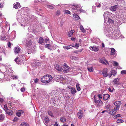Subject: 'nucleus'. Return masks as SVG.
<instances>
[{
  "label": "nucleus",
  "instance_id": "obj_13",
  "mask_svg": "<svg viewBox=\"0 0 126 126\" xmlns=\"http://www.w3.org/2000/svg\"><path fill=\"white\" fill-rule=\"evenodd\" d=\"M117 54V52L116 51L115 49L113 48H111V49L110 55H112L116 56Z\"/></svg>",
  "mask_w": 126,
  "mask_h": 126
},
{
  "label": "nucleus",
  "instance_id": "obj_39",
  "mask_svg": "<svg viewBox=\"0 0 126 126\" xmlns=\"http://www.w3.org/2000/svg\"><path fill=\"white\" fill-rule=\"evenodd\" d=\"M55 67V69L58 71H60L61 70L60 67L58 65H56Z\"/></svg>",
  "mask_w": 126,
  "mask_h": 126
},
{
  "label": "nucleus",
  "instance_id": "obj_54",
  "mask_svg": "<svg viewBox=\"0 0 126 126\" xmlns=\"http://www.w3.org/2000/svg\"><path fill=\"white\" fill-rule=\"evenodd\" d=\"M16 115L18 117L20 116L21 115V113L19 112H18L16 113Z\"/></svg>",
  "mask_w": 126,
  "mask_h": 126
},
{
  "label": "nucleus",
  "instance_id": "obj_57",
  "mask_svg": "<svg viewBox=\"0 0 126 126\" xmlns=\"http://www.w3.org/2000/svg\"><path fill=\"white\" fill-rule=\"evenodd\" d=\"M39 79L37 78H36L34 79V82L36 83H37Z\"/></svg>",
  "mask_w": 126,
  "mask_h": 126
},
{
  "label": "nucleus",
  "instance_id": "obj_22",
  "mask_svg": "<svg viewBox=\"0 0 126 126\" xmlns=\"http://www.w3.org/2000/svg\"><path fill=\"white\" fill-rule=\"evenodd\" d=\"M104 61H105L106 63L108 64V62L106 60H103L102 58H100L99 59V61L101 63L103 64H106V63Z\"/></svg>",
  "mask_w": 126,
  "mask_h": 126
},
{
  "label": "nucleus",
  "instance_id": "obj_11",
  "mask_svg": "<svg viewBox=\"0 0 126 126\" xmlns=\"http://www.w3.org/2000/svg\"><path fill=\"white\" fill-rule=\"evenodd\" d=\"M32 44V41L30 40H26V45L28 47L30 46Z\"/></svg>",
  "mask_w": 126,
  "mask_h": 126
},
{
  "label": "nucleus",
  "instance_id": "obj_58",
  "mask_svg": "<svg viewBox=\"0 0 126 126\" xmlns=\"http://www.w3.org/2000/svg\"><path fill=\"white\" fill-rule=\"evenodd\" d=\"M18 118L17 117H15L13 119V121H17L18 120Z\"/></svg>",
  "mask_w": 126,
  "mask_h": 126
},
{
  "label": "nucleus",
  "instance_id": "obj_42",
  "mask_svg": "<svg viewBox=\"0 0 126 126\" xmlns=\"http://www.w3.org/2000/svg\"><path fill=\"white\" fill-rule=\"evenodd\" d=\"M120 106H117L115 107L113 109L116 112L117 110L119 109L120 108Z\"/></svg>",
  "mask_w": 126,
  "mask_h": 126
},
{
  "label": "nucleus",
  "instance_id": "obj_61",
  "mask_svg": "<svg viewBox=\"0 0 126 126\" xmlns=\"http://www.w3.org/2000/svg\"><path fill=\"white\" fill-rule=\"evenodd\" d=\"M54 126H60L57 122H55V123L54 124Z\"/></svg>",
  "mask_w": 126,
  "mask_h": 126
},
{
  "label": "nucleus",
  "instance_id": "obj_31",
  "mask_svg": "<svg viewBox=\"0 0 126 126\" xmlns=\"http://www.w3.org/2000/svg\"><path fill=\"white\" fill-rule=\"evenodd\" d=\"M60 121L63 122H66V118L64 117H62L60 118Z\"/></svg>",
  "mask_w": 126,
  "mask_h": 126
},
{
  "label": "nucleus",
  "instance_id": "obj_29",
  "mask_svg": "<svg viewBox=\"0 0 126 126\" xmlns=\"http://www.w3.org/2000/svg\"><path fill=\"white\" fill-rule=\"evenodd\" d=\"M73 17L76 18V20H78L80 19V17L77 15L76 14H74L73 15Z\"/></svg>",
  "mask_w": 126,
  "mask_h": 126
},
{
  "label": "nucleus",
  "instance_id": "obj_47",
  "mask_svg": "<svg viewBox=\"0 0 126 126\" xmlns=\"http://www.w3.org/2000/svg\"><path fill=\"white\" fill-rule=\"evenodd\" d=\"M121 115L119 114H118L117 115L115 116H114V118L116 119L117 118L119 117H120L121 116Z\"/></svg>",
  "mask_w": 126,
  "mask_h": 126
},
{
  "label": "nucleus",
  "instance_id": "obj_55",
  "mask_svg": "<svg viewBox=\"0 0 126 126\" xmlns=\"http://www.w3.org/2000/svg\"><path fill=\"white\" fill-rule=\"evenodd\" d=\"M98 96L99 99V100H100L101 99H102V96H101V94H98Z\"/></svg>",
  "mask_w": 126,
  "mask_h": 126
},
{
  "label": "nucleus",
  "instance_id": "obj_41",
  "mask_svg": "<svg viewBox=\"0 0 126 126\" xmlns=\"http://www.w3.org/2000/svg\"><path fill=\"white\" fill-rule=\"evenodd\" d=\"M63 48L64 49H66L67 50H68L70 48H71V47H70V46H63Z\"/></svg>",
  "mask_w": 126,
  "mask_h": 126
},
{
  "label": "nucleus",
  "instance_id": "obj_63",
  "mask_svg": "<svg viewBox=\"0 0 126 126\" xmlns=\"http://www.w3.org/2000/svg\"><path fill=\"white\" fill-rule=\"evenodd\" d=\"M60 13V12L58 11H57L56 13V14L57 15H59Z\"/></svg>",
  "mask_w": 126,
  "mask_h": 126
},
{
  "label": "nucleus",
  "instance_id": "obj_33",
  "mask_svg": "<svg viewBox=\"0 0 126 126\" xmlns=\"http://www.w3.org/2000/svg\"><path fill=\"white\" fill-rule=\"evenodd\" d=\"M117 72L116 71L114 70H113L110 71V73L111 74V75H113V76H115Z\"/></svg>",
  "mask_w": 126,
  "mask_h": 126
},
{
  "label": "nucleus",
  "instance_id": "obj_18",
  "mask_svg": "<svg viewBox=\"0 0 126 126\" xmlns=\"http://www.w3.org/2000/svg\"><path fill=\"white\" fill-rule=\"evenodd\" d=\"M116 112L113 109H111L109 110V113L111 115H114Z\"/></svg>",
  "mask_w": 126,
  "mask_h": 126
},
{
  "label": "nucleus",
  "instance_id": "obj_34",
  "mask_svg": "<svg viewBox=\"0 0 126 126\" xmlns=\"http://www.w3.org/2000/svg\"><path fill=\"white\" fill-rule=\"evenodd\" d=\"M21 126H29V124L26 122H23L21 124Z\"/></svg>",
  "mask_w": 126,
  "mask_h": 126
},
{
  "label": "nucleus",
  "instance_id": "obj_10",
  "mask_svg": "<svg viewBox=\"0 0 126 126\" xmlns=\"http://www.w3.org/2000/svg\"><path fill=\"white\" fill-rule=\"evenodd\" d=\"M77 116L79 119L82 118L83 117V112L81 110H79L77 114Z\"/></svg>",
  "mask_w": 126,
  "mask_h": 126
},
{
  "label": "nucleus",
  "instance_id": "obj_3",
  "mask_svg": "<svg viewBox=\"0 0 126 126\" xmlns=\"http://www.w3.org/2000/svg\"><path fill=\"white\" fill-rule=\"evenodd\" d=\"M25 60L24 57L23 55L19 56L14 60L18 64L22 63L23 62L24 60Z\"/></svg>",
  "mask_w": 126,
  "mask_h": 126
},
{
  "label": "nucleus",
  "instance_id": "obj_1",
  "mask_svg": "<svg viewBox=\"0 0 126 126\" xmlns=\"http://www.w3.org/2000/svg\"><path fill=\"white\" fill-rule=\"evenodd\" d=\"M52 79V78L50 75L47 74L42 77L41 79V81L44 83H47Z\"/></svg>",
  "mask_w": 126,
  "mask_h": 126
},
{
  "label": "nucleus",
  "instance_id": "obj_64",
  "mask_svg": "<svg viewBox=\"0 0 126 126\" xmlns=\"http://www.w3.org/2000/svg\"><path fill=\"white\" fill-rule=\"evenodd\" d=\"M20 90L22 92H23L25 90V89L24 88H21Z\"/></svg>",
  "mask_w": 126,
  "mask_h": 126
},
{
  "label": "nucleus",
  "instance_id": "obj_40",
  "mask_svg": "<svg viewBox=\"0 0 126 126\" xmlns=\"http://www.w3.org/2000/svg\"><path fill=\"white\" fill-rule=\"evenodd\" d=\"M96 7L95 6H93L92 8V12H95L96 11Z\"/></svg>",
  "mask_w": 126,
  "mask_h": 126
},
{
  "label": "nucleus",
  "instance_id": "obj_36",
  "mask_svg": "<svg viewBox=\"0 0 126 126\" xmlns=\"http://www.w3.org/2000/svg\"><path fill=\"white\" fill-rule=\"evenodd\" d=\"M113 64L114 66H117L118 65V63L115 61H113Z\"/></svg>",
  "mask_w": 126,
  "mask_h": 126
},
{
  "label": "nucleus",
  "instance_id": "obj_7",
  "mask_svg": "<svg viewBox=\"0 0 126 126\" xmlns=\"http://www.w3.org/2000/svg\"><path fill=\"white\" fill-rule=\"evenodd\" d=\"M94 102L98 107L102 106L103 105V102L100 100H95Z\"/></svg>",
  "mask_w": 126,
  "mask_h": 126
},
{
  "label": "nucleus",
  "instance_id": "obj_37",
  "mask_svg": "<svg viewBox=\"0 0 126 126\" xmlns=\"http://www.w3.org/2000/svg\"><path fill=\"white\" fill-rule=\"evenodd\" d=\"M79 83H77L76 85V87L77 90L78 91H80L81 90V88L79 86Z\"/></svg>",
  "mask_w": 126,
  "mask_h": 126
},
{
  "label": "nucleus",
  "instance_id": "obj_26",
  "mask_svg": "<svg viewBox=\"0 0 126 126\" xmlns=\"http://www.w3.org/2000/svg\"><path fill=\"white\" fill-rule=\"evenodd\" d=\"M87 69L90 72H93L94 71L93 67L92 66L88 67L87 68Z\"/></svg>",
  "mask_w": 126,
  "mask_h": 126
},
{
  "label": "nucleus",
  "instance_id": "obj_5",
  "mask_svg": "<svg viewBox=\"0 0 126 126\" xmlns=\"http://www.w3.org/2000/svg\"><path fill=\"white\" fill-rule=\"evenodd\" d=\"M115 34L114 35H112L111 37L114 39H117L120 37L121 35V33L120 32L116 31V33H115Z\"/></svg>",
  "mask_w": 126,
  "mask_h": 126
},
{
  "label": "nucleus",
  "instance_id": "obj_8",
  "mask_svg": "<svg viewBox=\"0 0 126 126\" xmlns=\"http://www.w3.org/2000/svg\"><path fill=\"white\" fill-rule=\"evenodd\" d=\"M90 49L92 51H97L99 50V48L97 46H93L90 47Z\"/></svg>",
  "mask_w": 126,
  "mask_h": 126
},
{
  "label": "nucleus",
  "instance_id": "obj_27",
  "mask_svg": "<svg viewBox=\"0 0 126 126\" xmlns=\"http://www.w3.org/2000/svg\"><path fill=\"white\" fill-rule=\"evenodd\" d=\"M116 30L113 31L111 32L110 34L109 37L111 38H113L111 37L112 35H114L115 34V33H116Z\"/></svg>",
  "mask_w": 126,
  "mask_h": 126
},
{
  "label": "nucleus",
  "instance_id": "obj_30",
  "mask_svg": "<svg viewBox=\"0 0 126 126\" xmlns=\"http://www.w3.org/2000/svg\"><path fill=\"white\" fill-rule=\"evenodd\" d=\"M108 22L109 23L111 24L114 23V20L109 18L108 19Z\"/></svg>",
  "mask_w": 126,
  "mask_h": 126
},
{
  "label": "nucleus",
  "instance_id": "obj_4",
  "mask_svg": "<svg viewBox=\"0 0 126 126\" xmlns=\"http://www.w3.org/2000/svg\"><path fill=\"white\" fill-rule=\"evenodd\" d=\"M4 110L7 114L8 115H11L13 114V112L12 111H10L9 109H8L7 104H5L4 105Z\"/></svg>",
  "mask_w": 126,
  "mask_h": 126
},
{
  "label": "nucleus",
  "instance_id": "obj_56",
  "mask_svg": "<svg viewBox=\"0 0 126 126\" xmlns=\"http://www.w3.org/2000/svg\"><path fill=\"white\" fill-rule=\"evenodd\" d=\"M121 73L122 74H126V71L122 70L121 71Z\"/></svg>",
  "mask_w": 126,
  "mask_h": 126
},
{
  "label": "nucleus",
  "instance_id": "obj_59",
  "mask_svg": "<svg viewBox=\"0 0 126 126\" xmlns=\"http://www.w3.org/2000/svg\"><path fill=\"white\" fill-rule=\"evenodd\" d=\"M49 40V39L47 37L46 38H45V40L46 43H47V42Z\"/></svg>",
  "mask_w": 126,
  "mask_h": 126
},
{
  "label": "nucleus",
  "instance_id": "obj_32",
  "mask_svg": "<svg viewBox=\"0 0 126 126\" xmlns=\"http://www.w3.org/2000/svg\"><path fill=\"white\" fill-rule=\"evenodd\" d=\"M44 41V40L43 38L42 37H40L39 39L38 43L40 44H41L43 43Z\"/></svg>",
  "mask_w": 126,
  "mask_h": 126
},
{
  "label": "nucleus",
  "instance_id": "obj_44",
  "mask_svg": "<svg viewBox=\"0 0 126 126\" xmlns=\"http://www.w3.org/2000/svg\"><path fill=\"white\" fill-rule=\"evenodd\" d=\"M4 115L1 114L0 116V121L3 120L4 119Z\"/></svg>",
  "mask_w": 126,
  "mask_h": 126
},
{
  "label": "nucleus",
  "instance_id": "obj_46",
  "mask_svg": "<svg viewBox=\"0 0 126 126\" xmlns=\"http://www.w3.org/2000/svg\"><path fill=\"white\" fill-rule=\"evenodd\" d=\"M50 44H47L45 45V47L46 48H47L50 50Z\"/></svg>",
  "mask_w": 126,
  "mask_h": 126
},
{
  "label": "nucleus",
  "instance_id": "obj_38",
  "mask_svg": "<svg viewBox=\"0 0 126 126\" xmlns=\"http://www.w3.org/2000/svg\"><path fill=\"white\" fill-rule=\"evenodd\" d=\"M1 40H2L7 41V38L6 36H2L1 37Z\"/></svg>",
  "mask_w": 126,
  "mask_h": 126
},
{
  "label": "nucleus",
  "instance_id": "obj_53",
  "mask_svg": "<svg viewBox=\"0 0 126 126\" xmlns=\"http://www.w3.org/2000/svg\"><path fill=\"white\" fill-rule=\"evenodd\" d=\"M18 78V77L17 76H13V79H17Z\"/></svg>",
  "mask_w": 126,
  "mask_h": 126
},
{
  "label": "nucleus",
  "instance_id": "obj_50",
  "mask_svg": "<svg viewBox=\"0 0 126 126\" xmlns=\"http://www.w3.org/2000/svg\"><path fill=\"white\" fill-rule=\"evenodd\" d=\"M48 114L51 117H54L53 114L50 111H48Z\"/></svg>",
  "mask_w": 126,
  "mask_h": 126
},
{
  "label": "nucleus",
  "instance_id": "obj_21",
  "mask_svg": "<svg viewBox=\"0 0 126 126\" xmlns=\"http://www.w3.org/2000/svg\"><path fill=\"white\" fill-rule=\"evenodd\" d=\"M71 89V91L72 94H74L76 92V90L73 87L69 88Z\"/></svg>",
  "mask_w": 126,
  "mask_h": 126
},
{
  "label": "nucleus",
  "instance_id": "obj_25",
  "mask_svg": "<svg viewBox=\"0 0 126 126\" xmlns=\"http://www.w3.org/2000/svg\"><path fill=\"white\" fill-rule=\"evenodd\" d=\"M80 30L83 33H85L86 32V30H85L82 25L80 24Z\"/></svg>",
  "mask_w": 126,
  "mask_h": 126
},
{
  "label": "nucleus",
  "instance_id": "obj_51",
  "mask_svg": "<svg viewBox=\"0 0 126 126\" xmlns=\"http://www.w3.org/2000/svg\"><path fill=\"white\" fill-rule=\"evenodd\" d=\"M96 5L97 7L99 8L101 6V4L100 3H96Z\"/></svg>",
  "mask_w": 126,
  "mask_h": 126
},
{
  "label": "nucleus",
  "instance_id": "obj_35",
  "mask_svg": "<svg viewBox=\"0 0 126 126\" xmlns=\"http://www.w3.org/2000/svg\"><path fill=\"white\" fill-rule=\"evenodd\" d=\"M49 118L47 117H46L45 118V121L46 123H48L49 121Z\"/></svg>",
  "mask_w": 126,
  "mask_h": 126
},
{
  "label": "nucleus",
  "instance_id": "obj_28",
  "mask_svg": "<svg viewBox=\"0 0 126 126\" xmlns=\"http://www.w3.org/2000/svg\"><path fill=\"white\" fill-rule=\"evenodd\" d=\"M117 5H115L110 7V10L113 11L116 10L117 8Z\"/></svg>",
  "mask_w": 126,
  "mask_h": 126
},
{
  "label": "nucleus",
  "instance_id": "obj_15",
  "mask_svg": "<svg viewBox=\"0 0 126 126\" xmlns=\"http://www.w3.org/2000/svg\"><path fill=\"white\" fill-rule=\"evenodd\" d=\"M57 47V46L53 44H51L50 50H55L56 49Z\"/></svg>",
  "mask_w": 126,
  "mask_h": 126
},
{
  "label": "nucleus",
  "instance_id": "obj_60",
  "mask_svg": "<svg viewBox=\"0 0 126 126\" xmlns=\"http://www.w3.org/2000/svg\"><path fill=\"white\" fill-rule=\"evenodd\" d=\"M79 44L77 43L75 44V47H79Z\"/></svg>",
  "mask_w": 126,
  "mask_h": 126
},
{
  "label": "nucleus",
  "instance_id": "obj_19",
  "mask_svg": "<svg viewBox=\"0 0 126 126\" xmlns=\"http://www.w3.org/2000/svg\"><path fill=\"white\" fill-rule=\"evenodd\" d=\"M20 49L19 47H15L14 49V50L15 53H18L20 51Z\"/></svg>",
  "mask_w": 126,
  "mask_h": 126
},
{
  "label": "nucleus",
  "instance_id": "obj_2",
  "mask_svg": "<svg viewBox=\"0 0 126 126\" xmlns=\"http://www.w3.org/2000/svg\"><path fill=\"white\" fill-rule=\"evenodd\" d=\"M66 5L70 6L71 10L74 12H78L79 10L80 7H81L80 4H74L73 5L67 4Z\"/></svg>",
  "mask_w": 126,
  "mask_h": 126
},
{
  "label": "nucleus",
  "instance_id": "obj_49",
  "mask_svg": "<svg viewBox=\"0 0 126 126\" xmlns=\"http://www.w3.org/2000/svg\"><path fill=\"white\" fill-rule=\"evenodd\" d=\"M64 21L62 20L61 19L60 21V25L61 26H62L63 24Z\"/></svg>",
  "mask_w": 126,
  "mask_h": 126
},
{
  "label": "nucleus",
  "instance_id": "obj_16",
  "mask_svg": "<svg viewBox=\"0 0 126 126\" xmlns=\"http://www.w3.org/2000/svg\"><path fill=\"white\" fill-rule=\"evenodd\" d=\"M120 78H118L115 79L113 81V82L116 85L120 84V83L119 82Z\"/></svg>",
  "mask_w": 126,
  "mask_h": 126
},
{
  "label": "nucleus",
  "instance_id": "obj_9",
  "mask_svg": "<svg viewBox=\"0 0 126 126\" xmlns=\"http://www.w3.org/2000/svg\"><path fill=\"white\" fill-rule=\"evenodd\" d=\"M108 70L106 68H104L103 70L102 74L104 77H106L108 76L107 74Z\"/></svg>",
  "mask_w": 126,
  "mask_h": 126
},
{
  "label": "nucleus",
  "instance_id": "obj_43",
  "mask_svg": "<svg viewBox=\"0 0 126 126\" xmlns=\"http://www.w3.org/2000/svg\"><path fill=\"white\" fill-rule=\"evenodd\" d=\"M123 122V120L120 119H118L117 120L116 122L118 123H121Z\"/></svg>",
  "mask_w": 126,
  "mask_h": 126
},
{
  "label": "nucleus",
  "instance_id": "obj_52",
  "mask_svg": "<svg viewBox=\"0 0 126 126\" xmlns=\"http://www.w3.org/2000/svg\"><path fill=\"white\" fill-rule=\"evenodd\" d=\"M64 12V13L66 14H70V11L68 10H65Z\"/></svg>",
  "mask_w": 126,
  "mask_h": 126
},
{
  "label": "nucleus",
  "instance_id": "obj_20",
  "mask_svg": "<svg viewBox=\"0 0 126 126\" xmlns=\"http://www.w3.org/2000/svg\"><path fill=\"white\" fill-rule=\"evenodd\" d=\"M110 97V95L108 94H104L103 99L105 100H107Z\"/></svg>",
  "mask_w": 126,
  "mask_h": 126
},
{
  "label": "nucleus",
  "instance_id": "obj_48",
  "mask_svg": "<svg viewBox=\"0 0 126 126\" xmlns=\"http://www.w3.org/2000/svg\"><path fill=\"white\" fill-rule=\"evenodd\" d=\"M47 7L51 9H53V7L51 5H46Z\"/></svg>",
  "mask_w": 126,
  "mask_h": 126
},
{
  "label": "nucleus",
  "instance_id": "obj_6",
  "mask_svg": "<svg viewBox=\"0 0 126 126\" xmlns=\"http://www.w3.org/2000/svg\"><path fill=\"white\" fill-rule=\"evenodd\" d=\"M112 13L108 11L105 12L103 16L104 19H106L109 18V16L111 15Z\"/></svg>",
  "mask_w": 126,
  "mask_h": 126
},
{
  "label": "nucleus",
  "instance_id": "obj_17",
  "mask_svg": "<svg viewBox=\"0 0 126 126\" xmlns=\"http://www.w3.org/2000/svg\"><path fill=\"white\" fill-rule=\"evenodd\" d=\"M111 32L110 30L108 29L105 31V34L107 36L109 37Z\"/></svg>",
  "mask_w": 126,
  "mask_h": 126
},
{
  "label": "nucleus",
  "instance_id": "obj_45",
  "mask_svg": "<svg viewBox=\"0 0 126 126\" xmlns=\"http://www.w3.org/2000/svg\"><path fill=\"white\" fill-rule=\"evenodd\" d=\"M81 8V7H80L79 10V11L78 12V13H81V12L85 13L86 12V11L85 10L82 9Z\"/></svg>",
  "mask_w": 126,
  "mask_h": 126
},
{
  "label": "nucleus",
  "instance_id": "obj_62",
  "mask_svg": "<svg viewBox=\"0 0 126 126\" xmlns=\"http://www.w3.org/2000/svg\"><path fill=\"white\" fill-rule=\"evenodd\" d=\"M108 90L110 92H112L113 91V90H112V89L110 87H109L108 88Z\"/></svg>",
  "mask_w": 126,
  "mask_h": 126
},
{
  "label": "nucleus",
  "instance_id": "obj_12",
  "mask_svg": "<svg viewBox=\"0 0 126 126\" xmlns=\"http://www.w3.org/2000/svg\"><path fill=\"white\" fill-rule=\"evenodd\" d=\"M66 64L64 65L63 67V71L64 72L67 73L69 71V67Z\"/></svg>",
  "mask_w": 126,
  "mask_h": 126
},
{
  "label": "nucleus",
  "instance_id": "obj_24",
  "mask_svg": "<svg viewBox=\"0 0 126 126\" xmlns=\"http://www.w3.org/2000/svg\"><path fill=\"white\" fill-rule=\"evenodd\" d=\"M121 103V101H116L113 103V104L115 106H120Z\"/></svg>",
  "mask_w": 126,
  "mask_h": 126
},
{
  "label": "nucleus",
  "instance_id": "obj_23",
  "mask_svg": "<svg viewBox=\"0 0 126 126\" xmlns=\"http://www.w3.org/2000/svg\"><path fill=\"white\" fill-rule=\"evenodd\" d=\"M75 31L74 30H71L70 32H68V35L69 37H71L73 35V33Z\"/></svg>",
  "mask_w": 126,
  "mask_h": 126
},
{
  "label": "nucleus",
  "instance_id": "obj_14",
  "mask_svg": "<svg viewBox=\"0 0 126 126\" xmlns=\"http://www.w3.org/2000/svg\"><path fill=\"white\" fill-rule=\"evenodd\" d=\"M13 7L14 8L17 9L20 7V4L18 2H17L14 4Z\"/></svg>",
  "mask_w": 126,
  "mask_h": 126
}]
</instances>
